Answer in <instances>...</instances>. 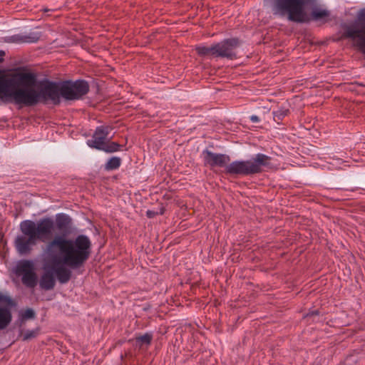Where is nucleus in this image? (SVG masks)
<instances>
[{"instance_id":"obj_1","label":"nucleus","mask_w":365,"mask_h":365,"mask_svg":"<svg viewBox=\"0 0 365 365\" xmlns=\"http://www.w3.org/2000/svg\"><path fill=\"white\" fill-rule=\"evenodd\" d=\"M36 82V76L32 73L6 74L0 71V98L16 105L33 106L48 100L58 103L60 96L66 100H78L89 91V85L84 80L66 81L60 86L55 82L46 81L40 84L39 90L34 88Z\"/></svg>"},{"instance_id":"obj_2","label":"nucleus","mask_w":365,"mask_h":365,"mask_svg":"<svg viewBox=\"0 0 365 365\" xmlns=\"http://www.w3.org/2000/svg\"><path fill=\"white\" fill-rule=\"evenodd\" d=\"M46 251L51 255L58 253L52 270L61 283H66L71 277L70 269L81 267L89 259L91 242L84 235H79L74 239L57 235L46 245Z\"/></svg>"},{"instance_id":"obj_3","label":"nucleus","mask_w":365,"mask_h":365,"mask_svg":"<svg viewBox=\"0 0 365 365\" xmlns=\"http://www.w3.org/2000/svg\"><path fill=\"white\" fill-rule=\"evenodd\" d=\"M72 220L65 213L56 215L55 220L51 217H43L35 222L26 220L20 223L21 234L14 241L15 248L21 255L31 252L38 241L50 239L55 231V225L59 231H67L71 228Z\"/></svg>"},{"instance_id":"obj_4","label":"nucleus","mask_w":365,"mask_h":365,"mask_svg":"<svg viewBox=\"0 0 365 365\" xmlns=\"http://www.w3.org/2000/svg\"><path fill=\"white\" fill-rule=\"evenodd\" d=\"M202 156L205 165L225 168V173L231 175H252L262 173L264 168H270L271 158L262 153H257L247 160H235L230 163L229 155L207 149L202 151Z\"/></svg>"},{"instance_id":"obj_5","label":"nucleus","mask_w":365,"mask_h":365,"mask_svg":"<svg viewBox=\"0 0 365 365\" xmlns=\"http://www.w3.org/2000/svg\"><path fill=\"white\" fill-rule=\"evenodd\" d=\"M309 0H274L272 11L274 15L287 17L295 23H308L311 20L327 22L330 16V11L321 7H314L310 16L305 11V6Z\"/></svg>"},{"instance_id":"obj_6","label":"nucleus","mask_w":365,"mask_h":365,"mask_svg":"<svg viewBox=\"0 0 365 365\" xmlns=\"http://www.w3.org/2000/svg\"><path fill=\"white\" fill-rule=\"evenodd\" d=\"M343 36L351 40L353 45L365 55V9L358 12L353 23L344 27Z\"/></svg>"},{"instance_id":"obj_7","label":"nucleus","mask_w":365,"mask_h":365,"mask_svg":"<svg viewBox=\"0 0 365 365\" xmlns=\"http://www.w3.org/2000/svg\"><path fill=\"white\" fill-rule=\"evenodd\" d=\"M110 130L111 128L110 126H98L91 139L88 140V145L92 148L103 150L106 153L118 151L120 145L117 143L110 141L112 138L109 137Z\"/></svg>"},{"instance_id":"obj_8","label":"nucleus","mask_w":365,"mask_h":365,"mask_svg":"<svg viewBox=\"0 0 365 365\" xmlns=\"http://www.w3.org/2000/svg\"><path fill=\"white\" fill-rule=\"evenodd\" d=\"M241 41L237 38H230L215 44V58L229 60L237 58V49L240 46Z\"/></svg>"},{"instance_id":"obj_9","label":"nucleus","mask_w":365,"mask_h":365,"mask_svg":"<svg viewBox=\"0 0 365 365\" xmlns=\"http://www.w3.org/2000/svg\"><path fill=\"white\" fill-rule=\"evenodd\" d=\"M16 272L17 275L21 276V281L26 287H34L36 285L37 277L32 262L29 260L20 262L17 264Z\"/></svg>"},{"instance_id":"obj_10","label":"nucleus","mask_w":365,"mask_h":365,"mask_svg":"<svg viewBox=\"0 0 365 365\" xmlns=\"http://www.w3.org/2000/svg\"><path fill=\"white\" fill-rule=\"evenodd\" d=\"M41 37L39 32H31L28 34H16L10 37V41L14 43H36Z\"/></svg>"},{"instance_id":"obj_11","label":"nucleus","mask_w":365,"mask_h":365,"mask_svg":"<svg viewBox=\"0 0 365 365\" xmlns=\"http://www.w3.org/2000/svg\"><path fill=\"white\" fill-rule=\"evenodd\" d=\"M12 314L9 307H0V330L6 329L11 322Z\"/></svg>"},{"instance_id":"obj_12","label":"nucleus","mask_w":365,"mask_h":365,"mask_svg":"<svg viewBox=\"0 0 365 365\" xmlns=\"http://www.w3.org/2000/svg\"><path fill=\"white\" fill-rule=\"evenodd\" d=\"M215 44L210 46H198L196 47V51L200 56H212L215 58Z\"/></svg>"},{"instance_id":"obj_13","label":"nucleus","mask_w":365,"mask_h":365,"mask_svg":"<svg viewBox=\"0 0 365 365\" xmlns=\"http://www.w3.org/2000/svg\"><path fill=\"white\" fill-rule=\"evenodd\" d=\"M55 279L52 274L45 273L41 278L40 285L42 288L50 289L53 287Z\"/></svg>"},{"instance_id":"obj_14","label":"nucleus","mask_w":365,"mask_h":365,"mask_svg":"<svg viewBox=\"0 0 365 365\" xmlns=\"http://www.w3.org/2000/svg\"><path fill=\"white\" fill-rule=\"evenodd\" d=\"M36 318L35 312L31 309L27 308L25 310H21L19 314V319L23 323L29 319H34Z\"/></svg>"},{"instance_id":"obj_15","label":"nucleus","mask_w":365,"mask_h":365,"mask_svg":"<svg viewBox=\"0 0 365 365\" xmlns=\"http://www.w3.org/2000/svg\"><path fill=\"white\" fill-rule=\"evenodd\" d=\"M121 164V159L118 157H112L108 160L105 165L107 170H113L118 169Z\"/></svg>"},{"instance_id":"obj_16","label":"nucleus","mask_w":365,"mask_h":365,"mask_svg":"<svg viewBox=\"0 0 365 365\" xmlns=\"http://www.w3.org/2000/svg\"><path fill=\"white\" fill-rule=\"evenodd\" d=\"M153 339V335L150 333H145L143 335L136 336L135 341L140 346L143 345H150Z\"/></svg>"},{"instance_id":"obj_17","label":"nucleus","mask_w":365,"mask_h":365,"mask_svg":"<svg viewBox=\"0 0 365 365\" xmlns=\"http://www.w3.org/2000/svg\"><path fill=\"white\" fill-rule=\"evenodd\" d=\"M289 113V110L283 108H280L278 110L273 111L274 120L276 122H279L282 120L287 114Z\"/></svg>"},{"instance_id":"obj_18","label":"nucleus","mask_w":365,"mask_h":365,"mask_svg":"<svg viewBox=\"0 0 365 365\" xmlns=\"http://www.w3.org/2000/svg\"><path fill=\"white\" fill-rule=\"evenodd\" d=\"M37 332L36 331H28L24 335V340H29L36 337Z\"/></svg>"},{"instance_id":"obj_19","label":"nucleus","mask_w":365,"mask_h":365,"mask_svg":"<svg viewBox=\"0 0 365 365\" xmlns=\"http://www.w3.org/2000/svg\"><path fill=\"white\" fill-rule=\"evenodd\" d=\"M0 302H5L9 305H14L12 298H0Z\"/></svg>"},{"instance_id":"obj_20","label":"nucleus","mask_w":365,"mask_h":365,"mask_svg":"<svg viewBox=\"0 0 365 365\" xmlns=\"http://www.w3.org/2000/svg\"><path fill=\"white\" fill-rule=\"evenodd\" d=\"M250 120L252 123H258L259 122V118L257 115H253L250 116Z\"/></svg>"},{"instance_id":"obj_21","label":"nucleus","mask_w":365,"mask_h":365,"mask_svg":"<svg viewBox=\"0 0 365 365\" xmlns=\"http://www.w3.org/2000/svg\"><path fill=\"white\" fill-rule=\"evenodd\" d=\"M146 215L148 217L152 218L155 215V212L151 210H148Z\"/></svg>"},{"instance_id":"obj_22","label":"nucleus","mask_w":365,"mask_h":365,"mask_svg":"<svg viewBox=\"0 0 365 365\" xmlns=\"http://www.w3.org/2000/svg\"><path fill=\"white\" fill-rule=\"evenodd\" d=\"M5 55V52L4 51H0V62L3 61V57Z\"/></svg>"},{"instance_id":"obj_23","label":"nucleus","mask_w":365,"mask_h":365,"mask_svg":"<svg viewBox=\"0 0 365 365\" xmlns=\"http://www.w3.org/2000/svg\"><path fill=\"white\" fill-rule=\"evenodd\" d=\"M0 297H6L2 292H0Z\"/></svg>"},{"instance_id":"obj_24","label":"nucleus","mask_w":365,"mask_h":365,"mask_svg":"<svg viewBox=\"0 0 365 365\" xmlns=\"http://www.w3.org/2000/svg\"><path fill=\"white\" fill-rule=\"evenodd\" d=\"M314 314H319V311H317V312H315Z\"/></svg>"}]
</instances>
